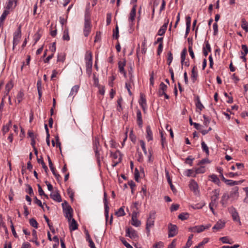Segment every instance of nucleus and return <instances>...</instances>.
<instances>
[{
    "mask_svg": "<svg viewBox=\"0 0 248 248\" xmlns=\"http://www.w3.org/2000/svg\"><path fill=\"white\" fill-rule=\"evenodd\" d=\"M62 39L63 40L66 41H69L70 40V37L69 35V31L68 28L65 29V30L63 31Z\"/></svg>",
    "mask_w": 248,
    "mask_h": 248,
    "instance_id": "38",
    "label": "nucleus"
},
{
    "mask_svg": "<svg viewBox=\"0 0 248 248\" xmlns=\"http://www.w3.org/2000/svg\"><path fill=\"white\" fill-rule=\"evenodd\" d=\"M128 75L129 76V81L130 83H133V67L132 64H130L128 67Z\"/></svg>",
    "mask_w": 248,
    "mask_h": 248,
    "instance_id": "35",
    "label": "nucleus"
},
{
    "mask_svg": "<svg viewBox=\"0 0 248 248\" xmlns=\"http://www.w3.org/2000/svg\"><path fill=\"white\" fill-rule=\"evenodd\" d=\"M212 179V181L215 184H217L218 186H220V182L217 175L213 174L210 175L209 176Z\"/></svg>",
    "mask_w": 248,
    "mask_h": 248,
    "instance_id": "34",
    "label": "nucleus"
},
{
    "mask_svg": "<svg viewBox=\"0 0 248 248\" xmlns=\"http://www.w3.org/2000/svg\"><path fill=\"white\" fill-rule=\"evenodd\" d=\"M91 14L89 8H86L85 11L84 21L91 22Z\"/></svg>",
    "mask_w": 248,
    "mask_h": 248,
    "instance_id": "36",
    "label": "nucleus"
},
{
    "mask_svg": "<svg viewBox=\"0 0 248 248\" xmlns=\"http://www.w3.org/2000/svg\"><path fill=\"white\" fill-rule=\"evenodd\" d=\"M188 231L193 232L200 233L204 231V228H203V225H201L199 226L190 227L188 228Z\"/></svg>",
    "mask_w": 248,
    "mask_h": 248,
    "instance_id": "10",
    "label": "nucleus"
},
{
    "mask_svg": "<svg viewBox=\"0 0 248 248\" xmlns=\"http://www.w3.org/2000/svg\"><path fill=\"white\" fill-rule=\"evenodd\" d=\"M24 93L22 90H20L16 95V99L17 100L18 103L19 104L23 100Z\"/></svg>",
    "mask_w": 248,
    "mask_h": 248,
    "instance_id": "37",
    "label": "nucleus"
},
{
    "mask_svg": "<svg viewBox=\"0 0 248 248\" xmlns=\"http://www.w3.org/2000/svg\"><path fill=\"white\" fill-rule=\"evenodd\" d=\"M198 74L197 72L191 73V79L193 83H195L197 79Z\"/></svg>",
    "mask_w": 248,
    "mask_h": 248,
    "instance_id": "59",
    "label": "nucleus"
},
{
    "mask_svg": "<svg viewBox=\"0 0 248 248\" xmlns=\"http://www.w3.org/2000/svg\"><path fill=\"white\" fill-rule=\"evenodd\" d=\"M121 153L119 151H117L115 153L110 152V156L114 159L118 158V155H120Z\"/></svg>",
    "mask_w": 248,
    "mask_h": 248,
    "instance_id": "63",
    "label": "nucleus"
},
{
    "mask_svg": "<svg viewBox=\"0 0 248 248\" xmlns=\"http://www.w3.org/2000/svg\"><path fill=\"white\" fill-rule=\"evenodd\" d=\"M186 31L185 34V37H186L189 32L191 26V17L189 16L186 17Z\"/></svg>",
    "mask_w": 248,
    "mask_h": 248,
    "instance_id": "21",
    "label": "nucleus"
},
{
    "mask_svg": "<svg viewBox=\"0 0 248 248\" xmlns=\"http://www.w3.org/2000/svg\"><path fill=\"white\" fill-rule=\"evenodd\" d=\"M146 133H147L146 138V139L148 140V141L152 140L153 139V133H152V131L151 129V127L150 125H148L146 127Z\"/></svg>",
    "mask_w": 248,
    "mask_h": 248,
    "instance_id": "18",
    "label": "nucleus"
},
{
    "mask_svg": "<svg viewBox=\"0 0 248 248\" xmlns=\"http://www.w3.org/2000/svg\"><path fill=\"white\" fill-rule=\"evenodd\" d=\"M219 240L220 241H221L223 243L229 244H232V242L229 241V238L227 236H224V237H220L219 238Z\"/></svg>",
    "mask_w": 248,
    "mask_h": 248,
    "instance_id": "54",
    "label": "nucleus"
},
{
    "mask_svg": "<svg viewBox=\"0 0 248 248\" xmlns=\"http://www.w3.org/2000/svg\"><path fill=\"white\" fill-rule=\"evenodd\" d=\"M63 212L65 217L67 218L69 222H70L73 217V210L72 208L69 205H68L65 208H63Z\"/></svg>",
    "mask_w": 248,
    "mask_h": 248,
    "instance_id": "3",
    "label": "nucleus"
},
{
    "mask_svg": "<svg viewBox=\"0 0 248 248\" xmlns=\"http://www.w3.org/2000/svg\"><path fill=\"white\" fill-rule=\"evenodd\" d=\"M137 120L139 126L141 128L142 126L143 121L142 119L141 112L140 109L137 111Z\"/></svg>",
    "mask_w": 248,
    "mask_h": 248,
    "instance_id": "20",
    "label": "nucleus"
},
{
    "mask_svg": "<svg viewBox=\"0 0 248 248\" xmlns=\"http://www.w3.org/2000/svg\"><path fill=\"white\" fill-rule=\"evenodd\" d=\"M37 88L39 96V100L41 101V97L42 95V81L41 79H40L37 81Z\"/></svg>",
    "mask_w": 248,
    "mask_h": 248,
    "instance_id": "24",
    "label": "nucleus"
},
{
    "mask_svg": "<svg viewBox=\"0 0 248 248\" xmlns=\"http://www.w3.org/2000/svg\"><path fill=\"white\" fill-rule=\"evenodd\" d=\"M116 77L115 76L112 75L111 77L109 78L108 80V85L110 87H113V81L115 79Z\"/></svg>",
    "mask_w": 248,
    "mask_h": 248,
    "instance_id": "62",
    "label": "nucleus"
},
{
    "mask_svg": "<svg viewBox=\"0 0 248 248\" xmlns=\"http://www.w3.org/2000/svg\"><path fill=\"white\" fill-rule=\"evenodd\" d=\"M89 60H93L92 54L91 52L87 51L85 56V60L86 61H88Z\"/></svg>",
    "mask_w": 248,
    "mask_h": 248,
    "instance_id": "61",
    "label": "nucleus"
},
{
    "mask_svg": "<svg viewBox=\"0 0 248 248\" xmlns=\"http://www.w3.org/2000/svg\"><path fill=\"white\" fill-rule=\"evenodd\" d=\"M136 7L137 5H134L131 10L130 16L129 17V20L131 22H133L135 20V18L136 14Z\"/></svg>",
    "mask_w": 248,
    "mask_h": 248,
    "instance_id": "14",
    "label": "nucleus"
},
{
    "mask_svg": "<svg viewBox=\"0 0 248 248\" xmlns=\"http://www.w3.org/2000/svg\"><path fill=\"white\" fill-rule=\"evenodd\" d=\"M194 159V158H192L191 156H188L185 160V163L189 164L192 166L193 165V160Z\"/></svg>",
    "mask_w": 248,
    "mask_h": 248,
    "instance_id": "57",
    "label": "nucleus"
},
{
    "mask_svg": "<svg viewBox=\"0 0 248 248\" xmlns=\"http://www.w3.org/2000/svg\"><path fill=\"white\" fill-rule=\"evenodd\" d=\"M21 26L19 25L17 30L14 32L13 38V48L16 46L19 42L21 37Z\"/></svg>",
    "mask_w": 248,
    "mask_h": 248,
    "instance_id": "1",
    "label": "nucleus"
},
{
    "mask_svg": "<svg viewBox=\"0 0 248 248\" xmlns=\"http://www.w3.org/2000/svg\"><path fill=\"white\" fill-rule=\"evenodd\" d=\"M17 0H8L6 9L8 10L11 8H15L16 5Z\"/></svg>",
    "mask_w": 248,
    "mask_h": 248,
    "instance_id": "25",
    "label": "nucleus"
},
{
    "mask_svg": "<svg viewBox=\"0 0 248 248\" xmlns=\"http://www.w3.org/2000/svg\"><path fill=\"white\" fill-rule=\"evenodd\" d=\"M167 85H165L163 82H161L159 85V89L157 93L158 96H162L163 94H165L166 93V91H167Z\"/></svg>",
    "mask_w": 248,
    "mask_h": 248,
    "instance_id": "12",
    "label": "nucleus"
},
{
    "mask_svg": "<svg viewBox=\"0 0 248 248\" xmlns=\"http://www.w3.org/2000/svg\"><path fill=\"white\" fill-rule=\"evenodd\" d=\"M187 53V49L186 47H185L181 54V63L182 65V68H183V65H184V61L186 60V56Z\"/></svg>",
    "mask_w": 248,
    "mask_h": 248,
    "instance_id": "30",
    "label": "nucleus"
},
{
    "mask_svg": "<svg viewBox=\"0 0 248 248\" xmlns=\"http://www.w3.org/2000/svg\"><path fill=\"white\" fill-rule=\"evenodd\" d=\"M244 181V180H242L240 181H233L232 180L227 179V181H226V182H225V183L229 186H233L235 185H240L242 184Z\"/></svg>",
    "mask_w": 248,
    "mask_h": 248,
    "instance_id": "16",
    "label": "nucleus"
},
{
    "mask_svg": "<svg viewBox=\"0 0 248 248\" xmlns=\"http://www.w3.org/2000/svg\"><path fill=\"white\" fill-rule=\"evenodd\" d=\"M155 219L147 218L146 224V230L147 235L149 236L150 233V228L154 225Z\"/></svg>",
    "mask_w": 248,
    "mask_h": 248,
    "instance_id": "11",
    "label": "nucleus"
},
{
    "mask_svg": "<svg viewBox=\"0 0 248 248\" xmlns=\"http://www.w3.org/2000/svg\"><path fill=\"white\" fill-rule=\"evenodd\" d=\"M166 177L167 179L168 182L170 186L171 190L172 191V192L174 193H176L177 192V190L175 188L174 186L173 185V184L172 183V182L170 178V177L169 175V173L168 171L166 170Z\"/></svg>",
    "mask_w": 248,
    "mask_h": 248,
    "instance_id": "22",
    "label": "nucleus"
},
{
    "mask_svg": "<svg viewBox=\"0 0 248 248\" xmlns=\"http://www.w3.org/2000/svg\"><path fill=\"white\" fill-rule=\"evenodd\" d=\"M119 37V28L117 25H116L115 29L113 30V37L116 39H118Z\"/></svg>",
    "mask_w": 248,
    "mask_h": 248,
    "instance_id": "50",
    "label": "nucleus"
},
{
    "mask_svg": "<svg viewBox=\"0 0 248 248\" xmlns=\"http://www.w3.org/2000/svg\"><path fill=\"white\" fill-rule=\"evenodd\" d=\"M229 212L231 214L233 221L238 222L239 224L241 225V222L240 219L236 209L233 206L229 208Z\"/></svg>",
    "mask_w": 248,
    "mask_h": 248,
    "instance_id": "5",
    "label": "nucleus"
},
{
    "mask_svg": "<svg viewBox=\"0 0 248 248\" xmlns=\"http://www.w3.org/2000/svg\"><path fill=\"white\" fill-rule=\"evenodd\" d=\"M65 59V55L63 53H59L58 55L57 62H63Z\"/></svg>",
    "mask_w": 248,
    "mask_h": 248,
    "instance_id": "52",
    "label": "nucleus"
},
{
    "mask_svg": "<svg viewBox=\"0 0 248 248\" xmlns=\"http://www.w3.org/2000/svg\"><path fill=\"white\" fill-rule=\"evenodd\" d=\"M189 187L191 190H192L194 191H196V190L198 189V185L197 183L194 180H191L189 184Z\"/></svg>",
    "mask_w": 248,
    "mask_h": 248,
    "instance_id": "31",
    "label": "nucleus"
},
{
    "mask_svg": "<svg viewBox=\"0 0 248 248\" xmlns=\"http://www.w3.org/2000/svg\"><path fill=\"white\" fill-rule=\"evenodd\" d=\"M189 215L187 213H182L179 215L178 218L182 220H185L189 217Z\"/></svg>",
    "mask_w": 248,
    "mask_h": 248,
    "instance_id": "44",
    "label": "nucleus"
},
{
    "mask_svg": "<svg viewBox=\"0 0 248 248\" xmlns=\"http://www.w3.org/2000/svg\"><path fill=\"white\" fill-rule=\"evenodd\" d=\"M195 100L196 108L201 111L204 108V106L200 101V97L198 95L196 96Z\"/></svg>",
    "mask_w": 248,
    "mask_h": 248,
    "instance_id": "28",
    "label": "nucleus"
},
{
    "mask_svg": "<svg viewBox=\"0 0 248 248\" xmlns=\"http://www.w3.org/2000/svg\"><path fill=\"white\" fill-rule=\"evenodd\" d=\"M125 236L131 239H135L139 238L138 232L132 228H127L126 229Z\"/></svg>",
    "mask_w": 248,
    "mask_h": 248,
    "instance_id": "4",
    "label": "nucleus"
},
{
    "mask_svg": "<svg viewBox=\"0 0 248 248\" xmlns=\"http://www.w3.org/2000/svg\"><path fill=\"white\" fill-rule=\"evenodd\" d=\"M140 142L141 147L144 154L147 155V150H146V149L145 147V144L144 141L143 140H140Z\"/></svg>",
    "mask_w": 248,
    "mask_h": 248,
    "instance_id": "58",
    "label": "nucleus"
},
{
    "mask_svg": "<svg viewBox=\"0 0 248 248\" xmlns=\"http://www.w3.org/2000/svg\"><path fill=\"white\" fill-rule=\"evenodd\" d=\"M104 203L105 206V215L106 220H108V212H109V206H108V202L107 199V193L106 192L104 193Z\"/></svg>",
    "mask_w": 248,
    "mask_h": 248,
    "instance_id": "6",
    "label": "nucleus"
},
{
    "mask_svg": "<svg viewBox=\"0 0 248 248\" xmlns=\"http://www.w3.org/2000/svg\"><path fill=\"white\" fill-rule=\"evenodd\" d=\"M242 49L243 51H241V53L242 55H247L248 53V47L246 45H242L241 46Z\"/></svg>",
    "mask_w": 248,
    "mask_h": 248,
    "instance_id": "51",
    "label": "nucleus"
},
{
    "mask_svg": "<svg viewBox=\"0 0 248 248\" xmlns=\"http://www.w3.org/2000/svg\"><path fill=\"white\" fill-rule=\"evenodd\" d=\"M37 160L39 164H41L42 165V168L44 170L46 173H47L48 170L47 167L46 166L45 163L44 161L43 157L41 156L40 158L37 159Z\"/></svg>",
    "mask_w": 248,
    "mask_h": 248,
    "instance_id": "27",
    "label": "nucleus"
},
{
    "mask_svg": "<svg viewBox=\"0 0 248 248\" xmlns=\"http://www.w3.org/2000/svg\"><path fill=\"white\" fill-rule=\"evenodd\" d=\"M229 198L230 196L227 193H225L223 194V196L221 197V200L220 201V203L223 206H225V204H226L227 202L229 200Z\"/></svg>",
    "mask_w": 248,
    "mask_h": 248,
    "instance_id": "29",
    "label": "nucleus"
},
{
    "mask_svg": "<svg viewBox=\"0 0 248 248\" xmlns=\"http://www.w3.org/2000/svg\"><path fill=\"white\" fill-rule=\"evenodd\" d=\"M178 232V227L176 225L170 223L168 224V237H173Z\"/></svg>",
    "mask_w": 248,
    "mask_h": 248,
    "instance_id": "2",
    "label": "nucleus"
},
{
    "mask_svg": "<svg viewBox=\"0 0 248 248\" xmlns=\"http://www.w3.org/2000/svg\"><path fill=\"white\" fill-rule=\"evenodd\" d=\"M118 68H119V71L120 73L121 72H124V66L126 64V60L125 59H124L123 62L119 61L118 62Z\"/></svg>",
    "mask_w": 248,
    "mask_h": 248,
    "instance_id": "32",
    "label": "nucleus"
},
{
    "mask_svg": "<svg viewBox=\"0 0 248 248\" xmlns=\"http://www.w3.org/2000/svg\"><path fill=\"white\" fill-rule=\"evenodd\" d=\"M29 222H30V225L32 227H33L36 229L38 228V224L35 219H34V218H31L29 220Z\"/></svg>",
    "mask_w": 248,
    "mask_h": 248,
    "instance_id": "47",
    "label": "nucleus"
},
{
    "mask_svg": "<svg viewBox=\"0 0 248 248\" xmlns=\"http://www.w3.org/2000/svg\"><path fill=\"white\" fill-rule=\"evenodd\" d=\"M202 148L207 155H209V148L207 145L205 144V142L202 141L201 143Z\"/></svg>",
    "mask_w": 248,
    "mask_h": 248,
    "instance_id": "41",
    "label": "nucleus"
},
{
    "mask_svg": "<svg viewBox=\"0 0 248 248\" xmlns=\"http://www.w3.org/2000/svg\"><path fill=\"white\" fill-rule=\"evenodd\" d=\"M14 84L12 80L9 81L6 85L5 90L9 93L11 89L13 87Z\"/></svg>",
    "mask_w": 248,
    "mask_h": 248,
    "instance_id": "45",
    "label": "nucleus"
},
{
    "mask_svg": "<svg viewBox=\"0 0 248 248\" xmlns=\"http://www.w3.org/2000/svg\"><path fill=\"white\" fill-rule=\"evenodd\" d=\"M50 197L52 198L54 201H55L57 202H61L62 201L61 196L58 191H57L55 193H51L50 195Z\"/></svg>",
    "mask_w": 248,
    "mask_h": 248,
    "instance_id": "15",
    "label": "nucleus"
},
{
    "mask_svg": "<svg viewBox=\"0 0 248 248\" xmlns=\"http://www.w3.org/2000/svg\"><path fill=\"white\" fill-rule=\"evenodd\" d=\"M186 175L188 177H196V174L195 172V171H194L193 170L191 169H188L186 170Z\"/></svg>",
    "mask_w": 248,
    "mask_h": 248,
    "instance_id": "40",
    "label": "nucleus"
},
{
    "mask_svg": "<svg viewBox=\"0 0 248 248\" xmlns=\"http://www.w3.org/2000/svg\"><path fill=\"white\" fill-rule=\"evenodd\" d=\"M213 192L214 193V195L211 197V201L210 203L217 205V200L218 199V196L219 195V189H216L213 191Z\"/></svg>",
    "mask_w": 248,
    "mask_h": 248,
    "instance_id": "8",
    "label": "nucleus"
},
{
    "mask_svg": "<svg viewBox=\"0 0 248 248\" xmlns=\"http://www.w3.org/2000/svg\"><path fill=\"white\" fill-rule=\"evenodd\" d=\"M79 86L78 85H75L72 87L70 91V95H73L78 93Z\"/></svg>",
    "mask_w": 248,
    "mask_h": 248,
    "instance_id": "48",
    "label": "nucleus"
},
{
    "mask_svg": "<svg viewBox=\"0 0 248 248\" xmlns=\"http://www.w3.org/2000/svg\"><path fill=\"white\" fill-rule=\"evenodd\" d=\"M196 174L203 173L205 171V167L204 166H201L199 168H195V170Z\"/></svg>",
    "mask_w": 248,
    "mask_h": 248,
    "instance_id": "49",
    "label": "nucleus"
},
{
    "mask_svg": "<svg viewBox=\"0 0 248 248\" xmlns=\"http://www.w3.org/2000/svg\"><path fill=\"white\" fill-rule=\"evenodd\" d=\"M236 196L238 197V187L235 186L232 188V191L231 192L230 196L231 197Z\"/></svg>",
    "mask_w": 248,
    "mask_h": 248,
    "instance_id": "46",
    "label": "nucleus"
},
{
    "mask_svg": "<svg viewBox=\"0 0 248 248\" xmlns=\"http://www.w3.org/2000/svg\"><path fill=\"white\" fill-rule=\"evenodd\" d=\"M203 118L204 119L203 124L206 126H207L210 122V119H209L205 115H203Z\"/></svg>",
    "mask_w": 248,
    "mask_h": 248,
    "instance_id": "60",
    "label": "nucleus"
},
{
    "mask_svg": "<svg viewBox=\"0 0 248 248\" xmlns=\"http://www.w3.org/2000/svg\"><path fill=\"white\" fill-rule=\"evenodd\" d=\"M32 235L33 237V239L30 240L31 242L34 243L36 246H39V243L37 241V232L35 230H33L32 232Z\"/></svg>",
    "mask_w": 248,
    "mask_h": 248,
    "instance_id": "33",
    "label": "nucleus"
},
{
    "mask_svg": "<svg viewBox=\"0 0 248 248\" xmlns=\"http://www.w3.org/2000/svg\"><path fill=\"white\" fill-rule=\"evenodd\" d=\"M139 103L141 106L143 111H145L146 107V100L142 93L140 94V99L139 100Z\"/></svg>",
    "mask_w": 248,
    "mask_h": 248,
    "instance_id": "13",
    "label": "nucleus"
},
{
    "mask_svg": "<svg viewBox=\"0 0 248 248\" xmlns=\"http://www.w3.org/2000/svg\"><path fill=\"white\" fill-rule=\"evenodd\" d=\"M71 223L69 225V229L70 231H75L78 228V224L74 218H72L71 220Z\"/></svg>",
    "mask_w": 248,
    "mask_h": 248,
    "instance_id": "23",
    "label": "nucleus"
},
{
    "mask_svg": "<svg viewBox=\"0 0 248 248\" xmlns=\"http://www.w3.org/2000/svg\"><path fill=\"white\" fill-rule=\"evenodd\" d=\"M242 25L241 27L246 31V32H248V25L247 24V22L244 20L242 19Z\"/></svg>",
    "mask_w": 248,
    "mask_h": 248,
    "instance_id": "55",
    "label": "nucleus"
},
{
    "mask_svg": "<svg viewBox=\"0 0 248 248\" xmlns=\"http://www.w3.org/2000/svg\"><path fill=\"white\" fill-rule=\"evenodd\" d=\"M101 151V150H99L94 152L95 156L96 158L97 162L99 166L101 165V160L103 159V156L101 155V154L100 153Z\"/></svg>",
    "mask_w": 248,
    "mask_h": 248,
    "instance_id": "26",
    "label": "nucleus"
},
{
    "mask_svg": "<svg viewBox=\"0 0 248 248\" xmlns=\"http://www.w3.org/2000/svg\"><path fill=\"white\" fill-rule=\"evenodd\" d=\"M101 39V32L100 31H97L96 32V35L95 36V39L94 42H97L98 41H100Z\"/></svg>",
    "mask_w": 248,
    "mask_h": 248,
    "instance_id": "56",
    "label": "nucleus"
},
{
    "mask_svg": "<svg viewBox=\"0 0 248 248\" xmlns=\"http://www.w3.org/2000/svg\"><path fill=\"white\" fill-rule=\"evenodd\" d=\"M91 22L84 21L83 34L85 37H88L92 29Z\"/></svg>",
    "mask_w": 248,
    "mask_h": 248,
    "instance_id": "7",
    "label": "nucleus"
},
{
    "mask_svg": "<svg viewBox=\"0 0 248 248\" xmlns=\"http://www.w3.org/2000/svg\"><path fill=\"white\" fill-rule=\"evenodd\" d=\"M179 207V205L178 204H173L171 205L170 210L171 212H173L176 211L178 209Z\"/></svg>",
    "mask_w": 248,
    "mask_h": 248,
    "instance_id": "64",
    "label": "nucleus"
},
{
    "mask_svg": "<svg viewBox=\"0 0 248 248\" xmlns=\"http://www.w3.org/2000/svg\"><path fill=\"white\" fill-rule=\"evenodd\" d=\"M9 11L7 10H5L2 13L1 16L0 17V22L3 23L5 20L7 16L9 14Z\"/></svg>",
    "mask_w": 248,
    "mask_h": 248,
    "instance_id": "42",
    "label": "nucleus"
},
{
    "mask_svg": "<svg viewBox=\"0 0 248 248\" xmlns=\"http://www.w3.org/2000/svg\"><path fill=\"white\" fill-rule=\"evenodd\" d=\"M34 202L37 204L39 207H41L43 210H44V208L41 201L40 200H38L36 196L34 198Z\"/></svg>",
    "mask_w": 248,
    "mask_h": 248,
    "instance_id": "53",
    "label": "nucleus"
},
{
    "mask_svg": "<svg viewBox=\"0 0 248 248\" xmlns=\"http://www.w3.org/2000/svg\"><path fill=\"white\" fill-rule=\"evenodd\" d=\"M225 221L219 220L214 226L212 229L214 232L219 231L225 227Z\"/></svg>",
    "mask_w": 248,
    "mask_h": 248,
    "instance_id": "9",
    "label": "nucleus"
},
{
    "mask_svg": "<svg viewBox=\"0 0 248 248\" xmlns=\"http://www.w3.org/2000/svg\"><path fill=\"white\" fill-rule=\"evenodd\" d=\"M169 23V19L167 20V21L166 23H164L160 28V29L159 30L157 35L162 36L164 35L167 30L168 25Z\"/></svg>",
    "mask_w": 248,
    "mask_h": 248,
    "instance_id": "17",
    "label": "nucleus"
},
{
    "mask_svg": "<svg viewBox=\"0 0 248 248\" xmlns=\"http://www.w3.org/2000/svg\"><path fill=\"white\" fill-rule=\"evenodd\" d=\"M115 214L118 217L124 216L125 215V213L124 211V206L120 207L119 210L116 212Z\"/></svg>",
    "mask_w": 248,
    "mask_h": 248,
    "instance_id": "43",
    "label": "nucleus"
},
{
    "mask_svg": "<svg viewBox=\"0 0 248 248\" xmlns=\"http://www.w3.org/2000/svg\"><path fill=\"white\" fill-rule=\"evenodd\" d=\"M93 149L94 152L102 150L98 138H96L95 140H93Z\"/></svg>",
    "mask_w": 248,
    "mask_h": 248,
    "instance_id": "19",
    "label": "nucleus"
},
{
    "mask_svg": "<svg viewBox=\"0 0 248 248\" xmlns=\"http://www.w3.org/2000/svg\"><path fill=\"white\" fill-rule=\"evenodd\" d=\"M131 224L135 227H139L141 224L140 221L138 220L137 217H134V218L131 217Z\"/></svg>",
    "mask_w": 248,
    "mask_h": 248,
    "instance_id": "39",
    "label": "nucleus"
}]
</instances>
